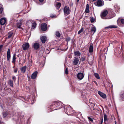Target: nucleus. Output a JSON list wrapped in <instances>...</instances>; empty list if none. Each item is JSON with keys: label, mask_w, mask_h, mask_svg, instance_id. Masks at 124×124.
I'll return each instance as SVG.
<instances>
[{"label": "nucleus", "mask_w": 124, "mask_h": 124, "mask_svg": "<svg viewBox=\"0 0 124 124\" xmlns=\"http://www.w3.org/2000/svg\"><path fill=\"white\" fill-rule=\"evenodd\" d=\"M72 111V109L70 107L65 108V113L68 115H71Z\"/></svg>", "instance_id": "1"}, {"label": "nucleus", "mask_w": 124, "mask_h": 124, "mask_svg": "<svg viewBox=\"0 0 124 124\" xmlns=\"http://www.w3.org/2000/svg\"><path fill=\"white\" fill-rule=\"evenodd\" d=\"M84 74L81 72H79L77 74V77L78 79L81 80L84 78Z\"/></svg>", "instance_id": "2"}, {"label": "nucleus", "mask_w": 124, "mask_h": 124, "mask_svg": "<svg viewBox=\"0 0 124 124\" xmlns=\"http://www.w3.org/2000/svg\"><path fill=\"white\" fill-rule=\"evenodd\" d=\"M64 13L65 14L68 15L70 13V11L69 7L65 6L63 9Z\"/></svg>", "instance_id": "3"}, {"label": "nucleus", "mask_w": 124, "mask_h": 124, "mask_svg": "<svg viewBox=\"0 0 124 124\" xmlns=\"http://www.w3.org/2000/svg\"><path fill=\"white\" fill-rule=\"evenodd\" d=\"M29 43H25L23 44L22 46L24 50H27L29 48Z\"/></svg>", "instance_id": "4"}, {"label": "nucleus", "mask_w": 124, "mask_h": 124, "mask_svg": "<svg viewBox=\"0 0 124 124\" xmlns=\"http://www.w3.org/2000/svg\"><path fill=\"white\" fill-rule=\"evenodd\" d=\"M95 4L96 6L99 7L103 5L102 2L100 0H97L95 3Z\"/></svg>", "instance_id": "5"}, {"label": "nucleus", "mask_w": 124, "mask_h": 124, "mask_svg": "<svg viewBox=\"0 0 124 124\" xmlns=\"http://www.w3.org/2000/svg\"><path fill=\"white\" fill-rule=\"evenodd\" d=\"M22 19H21L19 20V22L17 24L16 26L18 28L23 30V28L21 27V26L22 25Z\"/></svg>", "instance_id": "6"}, {"label": "nucleus", "mask_w": 124, "mask_h": 124, "mask_svg": "<svg viewBox=\"0 0 124 124\" xmlns=\"http://www.w3.org/2000/svg\"><path fill=\"white\" fill-rule=\"evenodd\" d=\"M41 27L42 31H46L47 28V26L45 23H43L41 24Z\"/></svg>", "instance_id": "7"}, {"label": "nucleus", "mask_w": 124, "mask_h": 124, "mask_svg": "<svg viewBox=\"0 0 124 124\" xmlns=\"http://www.w3.org/2000/svg\"><path fill=\"white\" fill-rule=\"evenodd\" d=\"M7 60L9 62H10L11 56L10 55V49L9 48L8 49L7 51Z\"/></svg>", "instance_id": "8"}, {"label": "nucleus", "mask_w": 124, "mask_h": 124, "mask_svg": "<svg viewBox=\"0 0 124 124\" xmlns=\"http://www.w3.org/2000/svg\"><path fill=\"white\" fill-rule=\"evenodd\" d=\"M6 22V19L4 18H2L0 20V24L1 25H4Z\"/></svg>", "instance_id": "9"}, {"label": "nucleus", "mask_w": 124, "mask_h": 124, "mask_svg": "<svg viewBox=\"0 0 124 124\" xmlns=\"http://www.w3.org/2000/svg\"><path fill=\"white\" fill-rule=\"evenodd\" d=\"M37 71H35L31 75V78L33 79H35L37 77Z\"/></svg>", "instance_id": "10"}, {"label": "nucleus", "mask_w": 124, "mask_h": 124, "mask_svg": "<svg viewBox=\"0 0 124 124\" xmlns=\"http://www.w3.org/2000/svg\"><path fill=\"white\" fill-rule=\"evenodd\" d=\"M108 13V11L107 10L104 11L101 15V18L102 19H104V18L103 17L106 16Z\"/></svg>", "instance_id": "11"}, {"label": "nucleus", "mask_w": 124, "mask_h": 124, "mask_svg": "<svg viewBox=\"0 0 124 124\" xmlns=\"http://www.w3.org/2000/svg\"><path fill=\"white\" fill-rule=\"evenodd\" d=\"M41 42L43 43L45 42L47 40V38L45 36H42L40 38Z\"/></svg>", "instance_id": "12"}, {"label": "nucleus", "mask_w": 124, "mask_h": 124, "mask_svg": "<svg viewBox=\"0 0 124 124\" xmlns=\"http://www.w3.org/2000/svg\"><path fill=\"white\" fill-rule=\"evenodd\" d=\"M98 93L101 97L104 99L106 97V95L105 94L100 91H99L98 92Z\"/></svg>", "instance_id": "13"}, {"label": "nucleus", "mask_w": 124, "mask_h": 124, "mask_svg": "<svg viewBox=\"0 0 124 124\" xmlns=\"http://www.w3.org/2000/svg\"><path fill=\"white\" fill-rule=\"evenodd\" d=\"M79 60L78 58H75L73 62V64L75 65H76L78 63Z\"/></svg>", "instance_id": "14"}, {"label": "nucleus", "mask_w": 124, "mask_h": 124, "mask_svg": "<svg viewBox=\"0 0 124 124\" xmlns=\"http://www.w3.org/2000/svg\"><path fill=\"white\" fill-rule=\"evenodd\" d=\"M33 46L35 49L37 50L39 48L40 45L38 43H34Z\"/></svg>", "instance_id": "15"}, {"label": "nucleus", "mask_w": 124, "mask_h": 124, "mask_svg": "<svg viewBox=\"0 0 124 124\" xmlns=\"http://www.w3.org/2000/svg\"><path fill=\"white\" fill-rule=\"evenodd\" d=\"M55 6L57 9H59L61 6V3L59 2H56L55 3Z\"/></svg>", "instance_id": "16"}, {"label": "nucleus", "mask_w": 124, "mask_h": 124, "mask_svg": "<svg viewBox=\"0 0 124 124\" xmlns=\"http://www.w3.org/2000/svg\"><path fill=\"white\" fill-rule=\"evenodd\" d=\"M26 69V66H24L23 67L21 68V70L22 72L23 73H24Z\"/></svg>", "instance_id": "17"}, {"label": "nucleus", "mask_w": 124, "mask_h": 124, "mask_svg": "<svg viewBox=\"0 0 124 124\" xmlns=\"http://www.w3.org/2000/svg\"><path fill=\"white\" fill-rule=\"evenodd\" d=\"M93 45H90L89 48V51L90 53H92L93 51Z\"/></svg>", "instance_id": "18"}, {"label": "nucleus", "mask_w": 124, "mask_h": 124, "mask_svg": "<svg viewBox=\"0 0 124 124\" xmlns=\"http://www.w3.org/2000/svg\"><path fill=\"white\" fill-rule=\"evenodd\" d=\"M85 11V12L87 13H88L89 12V5L88 4H87L86 5V8Z\"/></svg>", "instance_id": "19"}, {"label": "nucleus", "mask_w": 124, "mask_h": 124, "mask_svg": "<svg viewBox=\"0 0 124 124\" xmlns=\"http://www.w3.org/2000/svg\"><path fill=\"white\" fill-rule=\"evenodd\" d=\"M117 27L115 25H111L105 27V28H116Z\"/></svg>", "instance_id": "20"}, {"label": "nucleus", "mask_w": 124, "mask_h": 124, "mask_svg": "<svg viewBox=\"0 0 124 124\" xmlns=\"http://www.w3.org/2000/svg\"><path fill=\"white\" fill-rule=\"evenodd\" d=\"M8 84L11 87H13V81L12 80H9Z\"/></svg>", "instance_id": "21"}, {"label": "nucleus", "mask_w": 124, "mask_h": 124, "mask_svg": "<svg viewBox=\"0 0 124 124\" xmlns=\"http://www.w3.org/2000/svg\"><path fill=\"white\" fill-rule=\"evenodd\" d=\"M13 32L12 31L9 32L8 33V38H9L11 37L13 35Z\"/></svg>", "instance_id": "22"}, {"label": "nucleus", "mask_w": 124, "mask_h": 124, "mask_svg": "<svg viewBox=\"0 0 124 124\" xmlns=\"http://www.w3.org/2000/svg\"><path fill=\"white\" fill-rule=\"evenodd\" d=\"M16 54H14L13 55V60L12 61V62L13 63H15L16 62Z\"/></svg>", "instance_id": "23"}, {"label": "nucleus", "mask_w": 124, "mask_h": 124, "mask_svg": "<svg viewBox=\"0 0 124 124\" xmlns=\"http://www.w3.org/2000/svg\"><path fill=\"white\" fill-rule=\"evenodd\" d=\"M74 54L75 55L80 56L81 55V53L79 51H75L74 52Z\"/></svg>", "instance_id": "24"}, {"label": "nucleus", "mask_w": 124, "mask_h": 124, "mask_svg": "<svg viewBox=\"0 0 124 124\" xmlns=\"http://www.w3.org/2000/svg\"><path fill=\"white\" fill-rule=\"evenodd\" d=\"M96 30V27L95 26L91 28V31L92 32H93V34L95 32Z\"/></svg>", "instance_id": "25"}, {"label": "nucleus", "mask_w": 124, "mask_h": 124, "mask_svg": "<svg viewBox=\"0 0 124 124\" xmlns=\"http://www.w3.org/2000/svg\"><path fill=\"white\" fill-rule=\"evenodd\" d=\"M56 36L57 37L59 38L60 37L61 35L60 33L58 31H56L55 33Z\"/></svg>", "instance_id": "26"}, {"label": "nucleus", "mask_w": 124, "mask_h": 124, "mask_svg": "<svg viewBox=\"0 0 124 124\" xmlns=\"http://www.w3.org/2000/svg\"><path fill=\"white\" fill-rule=\"evenodd\" d=\"M94 74L95 77L97 79H100V77L98 74L96 73H94Z\"/></svg>", "instance_id": "27"}, {"label": "nucleus", "mask_w": 124, "mask_h": 124, "mask_svg": "<svg viewBox=\"0 0 124 124\" xmlns=\"http://www.w3.org/2000/svg\"><path fill=\"white\" fill-rule=\"evenodd\" d=\"M3 11L2 6L1 4H0V14Z\"/></svg>", "instance_id": "28"}, {"label": "nucleus", "mask_w": 124, "mask_h": 124, "mask_svg": "<svg viewBox=\"0 0 124 124\" xmlns=\"http://www.w3.org/2000/svg\"><path fill=\"white\" fill-rule=\"evenodd\" d=\"M84 30V28L83 27L81 28V29L79 31H78V34H80L81 33H82V32H83V31Z\"/></svg>", "instance_id": "29"}, {"label": "nucleus", "mask_w": 124, "mask_h": 124, "mask_svg": "<svg viewBox=\"0 0 124 124\" xmlns=\"http://www.w3.org/2000/svg\"><path fill=\"white\" fill-rule=\"evenodd\" d=\"M104 121L105 122L107 120V115L106 114H105L104 116Z\"/></svg>", "instance_id": "30"}, {"label": "nucleus", "mask_w": 124, "mask_h": 124, "mask_svg": "<svg viewBox=\"0 0 124 124\" xmlns=\"http://www.w3.org/2000/svg\"><path fill=\"white\" fill-rule=\"evenodd\" d=\"M32 26L34 28H35L36 26V24L35 23H33L32 24Z\"/></svg>", "instance_id": "31"}, {"label": "nucleus", "mask_w": 124, "mask_h": 124, "mask_svg": "<svg viewBox=\"0 0 124 124\" xmlns=\"http://www.w3.org/2000/svg\"><path fill=\"white\" fill-rule=\"evenodd\" d=\"M90 20L91 22L93 23L95 19L94 18L91 17L90 18Z\"/></svg>", "instance_id": "32"}, {"label": "nucleus", "mask_w": 124, "mask_h": 124, "mask_svg": "<svg viewBox=\"0 0 124 124\" xmlns=\"http://www.w3.org/2000/svg\"><path fill=\"white\" fill-rule=\"evenodd\" d=\"M3 114L4 117L7 116L8 115L7 113L6 112H3Z\"/></svg>", "instance_id": "33"}, {"label": "nucleus", "mask_w": 124, "mask_h": 124, "mask_svg": "<svg viewBox=\"0 0 124 124\" xmlns=\"http://www.w3.org/2000/svg\"><path fill=\"white\" fill-rule=\"evenodd\" d=\"M85 57H83L81 58V60L82 62H83L85 60Z\"/></svg>", "instance_id": "34"}, {"label": "nucleus", "mask_w": 124, "mask_h": 124, "mask_svg": "<svg viewBox=\"0 0 124 124\" xmlns=\"http://www.w3.org/2000/svg\"><path fill=\"white\" fill-rule=\"evenodd\" d=\"M65 73L66 74H68V71L67 68H66L65 70Z\"/></svg>", "instance_id": "35"}, {"label": "nucleus", "mask_w": 124, "mask_h": 124, "mask_svg": "<svg viewBox=\"0 0 124 124\" xmlns=\"http://www.w3.org/2000/svg\"><path fill=\"white\" fill-rule=\"evenodd\" d=\"M3 47V45H0V53L1 52V51L2 50Z\"/></svg>", "instance_id": "36"}, {"label": "nucleus", "mask_w": 124, "mask_h": 124, "mask_svg": "<svg viewBox=\"0 0 124 124\" xmlns=\"http://www.w3.org/2000/svg\"><path fill=\"white\" fill-rule=\"evenodd\" d=\"M120 21L122 23L124 24V19H121Z\"/></svg>", "instance_id": "37"}, {"label": "nucleus", "mask_w": 124, "mask_h": 124, "mask_svg": "<svg viewBox=\"0 0 124 124\" xmlns=\"http://www.w3.org/2000/svg\"><path fill=\"white\" fill-rule=\"evenodd\" d=\"M88 118L90 121L91 122H93V119L91 117H88Z\"/></svg>", "instance_id": "38"}, {"label": "nucleus", "mask_w": 124, "mask_h": 124, "mask_svg": "<svg viewBox=\"0 0 124 124\" xmlns=\"http://www.w3.org/2000/svg\"><path fill=\"white\" fill-rule=\"evenodd\" d=\"M70 39L69 37H68L66 39V41H69L70 40Z\"/></svg>", "instance_id": "39"}, {"label": "nucleus", "mask_w": 124, "mask_h": 124, "mask_svg": "<svg viewBox=\"0 0 124 124\" xmlns=\"http://www.w3.org/2000/svg\"><path fill=\"white\" fill-rule=\"evenodd\" d=\"M51 17L52 18L55 17L56 16L55 15H52L51 16Z\"/></svg>", "instance_id": "40"}, {"label": "nucleus", "mask_w": 124, "mask_h": 124, "mask_svg": "<svg viewBox=\"0 0 124 124\" xmlns=\"http://www.w3.org/2000/svg\"><path fill=\"white\" fill-rule=\"evenodd\" d=\"M14 72L16 73L17 71V69H16L15 70H14Z\"/></svg>", "instance_id": "41"}, {"label": "nucleus", "mask_w": 124, "mask_h": 124, "mask_svg": "<svg viewBox=\"0 0 124 124\" xmlns=\"http://www.w3.org/2000/svg\"><path fill=\"white\" fill-rule=\"evenodd\" d=\"M103 118H102L101 119V123L100 124H102V123H103Z\"/></svg>", "instance_id": "42"}, {"label": "nucleus", "mask_w": 124, "mask_h": 124, "mask_svg": "<svg viewBox=\"0 0 124 124\" xmlns=\"http://www.w3.org/2000/svg\"><path fill=\"white\" fill-rule=\"evenodd\" d=\"M12 79L13 80L15 79L16 77L15 76H13L12 77Z\"/></svg>", "instance_id": "43"}, {"label": "nucleus", "mask_w": 124, "mask_h": 124, "mask_svg": "<svg viewBox=\"0 0 124 124\" xmlns=\"http://www.w3.org/2000/svg\"><path fill=\"white\" fill-rule=\"evenodd\" d=\"M39 2H43L44 1V0H39Z\"/></svg>", "instance_id": "44"}, {"label": "nucleus", "mask_w": 124, "mask_h": 124, "mask_svg": "<svg viewBox=\"0 0 124 124\" xmlns=\"http://www.w3.org/2000/svg\"><path fill=\"white\" fill-rule=\"evenodd\" d=\"M93 82H94L96 85H97V82L96 81H94Z\"/></svg>", "instance_id": "45"}, {"label": "nucleus", "mask_w": 124, "mask_h": 124, "mask_svg": "<svg viewBox=\"0 0 124 124\" xmlns=\"http://www.w3.org/2000/svg\"><path fill=\"white\" fill-rule=\"evenodd\" d=\"M79 0H77V2H78V1H79Z\"/></svg>", "instance_id": "46"}, {"label": "nucleus", "mask_w": 124, "mask_h": 124, "mask_svg": "<svg viewBox=\"0 0 124 124\" xmlns=\"http://www.w3.org/2000/svg\"><path fill=\"white\" fill-rule=\"evenodd\" d=\"M115 124H116V121H115Z\"/></svg>", "instance_id": "47"}, {"label": "nucleus", "mask_w": 124, "mask_h": 124, "mask_svg": "<svg viewBox=\"0 0 124 124\" xmlns=\"http://www.w3.org/2000/svg\"><path fill=\"white\" fill-rule=\"evenodd\" d=\"M57 104H58V105H59V103H58Z\"/></svg>", "instance_id": "48"}, {"label": "nucleus", "mask_w": 124, "mask_h": 124, "mask_svg": "<svg viewBox=\"0 0 124 124\" xmlns=\"http://www.w3.org/2000/svg\"><path fill=\"white\" fill-rule=\"evenodd\" d=\"M14 67H13V68H14Z\"/></svg>", "instance_id": "49"}]
</instances>
